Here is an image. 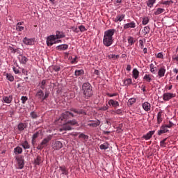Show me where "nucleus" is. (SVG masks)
I'll list each match as a JSON object with an SVG mask.
<instances>
[{"label": "nucleus", "mask_w": 178, "mask_h": 178, "mask_svg": "<svg viewBox=\"0 0 178 178\" xmlns=\"http://www.w3.org/2000/svg\"><path fill=\"white\" fill-rule=\"evenodd\" d=\"M83 113H84V111L72 108H70V111H65L63 113L62 115L56 120V124H59V123H62L63 120H67V119L76 118L77 115H83Z\"/></svg>", "instance_id": "1"}, {"label": "nucleus", "mask_w": 178, "mask_h": 178, "mask_svg": "<svg viewBox=\"0 0 178 178\" xmlns=\"http://www.w3.org/2000/svg\"><path fill=\"white\" fill-rule=\"evenodd\" d=\"M115 29H111L104 31L103 37V44L105 47H111L113 44V35H115Z\"/></svg>", "instance_id": "2"}, {"label": "nucleus", "mask_w": 178, "mask_h": 178, "mask_svg": "<svg viewBox=\"0 0 178 178\" xmlns=\"http://www.w3.org/2000/svg\"><path fill=\"white\" fill-rule=\"evenodd\" d=\"M82 90L83 92L84 97L86 99L92 97L94 92H92V86L90 83H84L82 86Z\"/></svg>", "instance_id": "3"}, {"label": "nucleus", "mask_w": 178, "mask_h": 178, "mask_svg": "<svg viewBox=\"0 0 178 178\" xmlns=\"http://www.w3.org/2000/svg\"><path fill=\"white\" fill-rule=\"evenodd\" d=\"M51 140H52L51 136H47V138H44L41 143L38 145L37 149H43L44 147H47V145H48V143H49Z\"/></svg>", "instance_id": "4"}, {"label": "nucleus", "mask_w": 178, "mask_h": 178, "mask_svg": "<svg viewBox=\"0 0 178 178\" xmlns=\"http://www.w3.org/2000/svg\"><path fill=\"white\" fill-rule=\"evenodd\" d=\"M51 147L55 151H59V149L63 148V143L60 141L56 140L52 143Z\"/></svg>", "instance_id": "5"}, {"label": "nucleus", "mask_w": 178, "mask_h": 178, "mask_svg": "<svg viewBox=\"0 0 178 178\" xmlns=\"http://www.w3.org/2000/svg\"><path fill=\"white\" fill-rule=\"evenodd\" d=\"M56 36L50 35L47 39V44L48 47H52L54 44H56Z\"/></svg>", "instance_id": "6"}, {"label": "nucleus", "mask_w": 178, "mask_h": 178, "mask_svg": "<svg viewBox=\"0 0 178 178\" xmlns=\"http://www.w3.org/2000/svg\"><path fill=\"white\" fill-rule=\"evenodd\" d=\"M175 97H176V93L165 92L163 95V101H170Z\"/></svg>", "instance_id": "7"}, {"label": "nucleus", "mask_w": 178, "mask_h": 178, "mask_svg": "<svg viewBox=\"0 0 178 178\" xmlns=\"http://www.w3.org/2000/svg\"><path fill=\"white\" fill-rule=\"evenodd\" d=\"M101 124V121H99V120H90L88 122V126H89L90 127H98V126H99Z\"/></svg>", "instance_id": "8"}, {"label": "nucleus", "mask_w": 178, "mask_h": 178, "mask_svg": "<svg viewBox=\"0 0 178 178\" xmlns=\"http://www.w3.org/2000/svg\"><path fill=\"white\" fill-rule=\"evenodd\" d=\"M16 160L18 163L19 169H22L23 168H24V159H23V157L17 156Z\"/></svg>", "instance_id": "9"}, {"label": "nucleus", "mask_w": 178, "mask_h": 178, "mask_svg": "<svg viewBox=\"0 0 178 178\" xmlns=\"http://www.w3.org/2000/svg\"><path fill=\"white\" fill-rule=\"evenodd\" d=\"M35 97L38 98V99L41 101V102H44V91L39 90L36 93Z\"/></svg>", "instance_id": "10"}, {"label": "nucleus", "mask_w": 178, "mask_h": 178, "mask_svg": "<svg viewBox=\"0 0 178 178\" xmlns=\"http://www.w3.org/2000/svg\"><path fill=\"white\" fill-rule=\"evenodd\" d=\"M127 29H136V22H134V21H132L130 23L124 24V29L127 30Z\"/></svg>", "instance_id": "11"}, {"label": "nucleus", "mask_w": 178, "mask_h": 178, "mask_svg": "<svg viewBox=\"0 0 178 178\" xmlns=\"http://www.w3.org/2000/svg\"><path fill=\"white\" fill-rule=\"evenodd\" d=\"M165 73H166V68L165 66H162L159 69L158 76L159 77H163L165 76Z\"/></svg>", "instance_id": "12"}, {"label": "nucleus", "mask_w": 178, "mask_h": 178, "mask_svg": "<svg viewBox=\"0 0 178 178\" xmlns=\"http://www.w3.org/2000/svg\"><path fill=\"white\" fill-rule=\"evenodd\" d=\"M126 17V15L124 14H120L118 15L114 19L115 23H118V22H123V19Z\"/></svg>", "instance_id": "13"}, {"label": "nucleus", "mask_w": 178, "mask_h": 178, "mask_svg": "<svg viewBox=\"0 0 178 178\" xmlns=\"http://www.w3.org/2000/svg\"><path fill=\"white\" fill-rule=\"evenodd\" d=\"M18 59H19L20 63H22V65H26V63H27V61L29 60L27 57H26L22 54L19 55Z\"/></svg>", "instance_id": "14"}, {"label": "nucleus", "mask_w": 178, "mask_h": 178, "mask_svg": "<svg viewBox=\"0 0 178 178\" xmlns=\"http://www.w3.org/2000/svg\"><path fill=\"white\" fill-rule=\"evenodd\" d=\"M169 130H168V128L165 125H163L161 127V129L158 131L157 134L158 136H161V134H165V133H168Z\"/></svg>", "instance_id": "15"}, {"label": "nucleus", "mask_w": 178, "mask_h": 178, "mask_svg": "<svg viewBox=\"0 0 178 178\" xmlns=\"http://www.w3.org/2000/svg\"><path fill=\"white\" fill-rule=\"evenodd\" d=\"M108 105H110V106H113V108H118V106H119V102L113 99H110L108 101Z\"/></svg>", "instance_id": "16"}, {"label": "nucleus", "mask_w": 178, "mask_h": 178, "mask_svg": "<svg viewBox=\"0 0 178 178\" xmlns=\"http://www.w3.org/2000/svg\"><path fill=\"white\" fill-rule=\"evenodd\" d=\"M69 48L68 44H60L56 47L58 51H66Z\"/></svg>", "instance_id": "17"}, {"label": "nucleus", "mask_w": 178, "mask_h": 178, "mask_svg": "<svg viewBox=\"0 0 178 178\" xmlns=\"http://www.w3.org/2000/svg\"><path fill=\"white\" fill-rule=\"evenodd\" d=\"M23 42L26 45H33L34 44V40H33V39H29L27 38H24L23 40Z\"/></svg>", "instance_id": "18"}, {"label": "nucleus", "mask_w": 178, "mask_h": 178, "mask_svg": "<svg viewBox=\"0 0 178 178\" xmlns=\"http://www.w3.org/2000/svg\"><path fill=\"white\" fill-rule=\"evenodd\" d=\"M67 131V130H72V127L70 126V124L68 122H66L65 124H63L62 129H60V131Z\"/></svg>", "instance_id": "19"}, {"label": "nucleus", "mask_w": 178, "mask_h": 178, "mask_svg": "<svg viewBox=\"0 0 178 178\" xmlns=\"http://www.w3.org/2000/svg\"><path fill=\"white\" fill-rule=\"evenodd\" d=\"M155 134V131H150L146 135L143 136V138L145 140H149L152 136Z\"/></svg>", "instance_id": "20"}, {"label": "nucleus", "mask_w": 178, "mask_h": 178, "mask_svg": "<svg viewBox=\"0 0 178 178\" xmlns=\"http://www.w3.org/2000/svg\"><path fill=\"white\" fill-rule=\"evenodd\" d=\"M143 108L144 111L148 112V111H151V104L147 102H145V103L143 104Z\"/></svg>", "instance_id": "21"}, {"label": "nucleus", "mask_w": 178, "mask_h": 178, "mask_svg": "<svg viewBox=\"0 0 178 178\" xmlns=\"http://www.w3.org/2000/svg\"><path fill=\"white\" fill-rule=\"evenodd\" d=\"M163 113V112L161 111L157 114V123L159 124H161V123H162V120H163V118H162Z\"/></svg>", "instance_id": "22"}, {"label": "nucleus", "mask_w": 178, "mask_h": 178, "mask_svg": "<svg viewBox=\"0 0 178 178\" xmlns=\"http://www.w3.org/2000/svg\"><path fill=\"white\" fill-rule=\"evenodd\" d=\"M55 37L57 40H59L60 38H64L65 33L62 31H56Z\"/></svg>", "instance_id": "23"}, {"label": "nucleus", "mask_w": 178, "mask_h": 178, "mask_svg": "<svg viewBox=\"0 0 178 178\" xmlns=\"http://www.w3.org/2000/svg\"><path fill=\"white\" fill-rule=\"evenodd\" d=\"M22 152H23V149L19 146H17L14 149V154L15 155H20V154H22Z\"/></svg>", "instance_id": "24"}, {"label": "nucleus", "mask_w": 178, "mask_h": 178, "mask_svg": "<svg viewBox=\"0 0 178 178\" xmlns=\"http://www.w3.org/2000/svg\"><path fill=\"white\" fill-rule=\"evenodd\" d=\"M13 99V98L12 97V96H6V97H3V101L6 103V104H10V102H12V100Z\"/></svg>", "instance_id": "25"}, {"label": "nucleus", "mask_w": 178, "mask_h": 178, "mask_svg": "<svg viewBox=\"0 0 178 178\" xmlns=\"http://www.w3.org/2000/svg\"><path fill=\"white\" fill-rule=\"evenodd\" d=\"M132 76L134 78H135L136 80L138 79V76H140V72H138V70L137 69H134L132 72Z\"/></svg>", "instance_id": "26"}, {"label": "nucleus", "mask_w": 178, "mask_h": 178, "mask_svg": "<svg viewBox=\"0 0 178 178\" xmlns=\"http://www.w3.org/2000/svg\"><path fill=\"white\" fill-rule=\"evenodd\" d=\"M140 19L142 20V24H143V26H147V24H148V23L149 22V18H148V17H143Z\"/></svg>", "instance_id": "27"}, {"label": "nucleus", "mask_w": 178, "mask_h": 178, "mask_svg": "<svg viewBox=\"0 0 178 178\" xmlns=\"http://www.w3.org/2000/svg\"><path fill=\"white\" fill-rule=\"evenodd\" d=\"M22 146L23 147L24 149H30V145L27 140L22 142Z\"/></svg>", "instance_id": "28"}, {"label": "nucleus", "mask_w": 178, "mask_h": 178, "mask_svg": "<svg viewBox=\"0 0 178 178\" xmlns=\"http://www.w3.org/2000/svg\"><path fill=\"white\" fill-rule=\"evenodd\" d=\"M27 127V125L25 123H20L18 124V130L19 131H23Z\"/></svg>", "instance_id": "29"}, {"label": "nucleus", "mask_w": 178, "mask_h": 178, "mask_svg": "<svg viewBox=\"0 0 178 178\" xmlns=\"http://www.w3.org/2000/svg\"><path fill=\"white\" fill-rule=\"evenodd\" d=\"M165 12V9L159 8L154 12L155 16H158V15H161V13H163Z\"/></svg>", "instance_id": "30"}, {"label": "nucleus", "mask_w": 178, "mask_h": 178, "mask_svg": "<svg viewBox=\"0 0 178 178\" xmlns=\"http://www.w3.org/2000/svg\"><path fill=\"white\" fill-rule=\"evenodd\" d=\"M108 59L111 60H116V59H119V55L109 54Z\"/></svg>", "instance_id": "31"}, {"label": "nucleus", "mask_w": 178, "mask_h": 178, "mask_svg": "<svg viewBox=\"0 0 178 178\" xmlns=\"http://www.w3.org/2000/svg\"><path fill=\"white\" fill-rule=\"evenodd\" d=\"M143 80H145V81H147V83H151V81H152V79L151 78V75L145 74L143 76Z\"/></svg>", "instance_id": "32"}, {"label": "nucleus", "mask_w": 178, "mask_h": 178, "mask_svg": "<svg viewBox=\"0 0 178 178\" xmlns=\"http://www.w3.org/2000/svg\"><path fill=\"white\" fill-rule=\"evenodd\" d=\"M34 163L35 165H40V163H42V160L41 159V156H38L34 161Z\"/></svg>", "instance_id": "33"}, {"label": "nucleus", "mask_w": 178, "mask_h": 178, "mask_svg": "<svg viewBox=\"0 0 178 178\" xmlns=\"http://www.w3.org/2000/svg\"><path fill=\"white\" fill-rule=\"evenodd\" d=\"M155 2H156V0H148L147 2V5L149 8H152Z\"/></svg>", "instance_id": "34"}, {"label": "nucleus", "mask_w": 178, "mask_h": 178, "mask_svg": "<svg viewBox=\"0 0 178 178\" xmlns=\"http://www.w3.org/2000/svg\"><path fill=\"white\" fill-rule=\"evenodd\" d=\"M82 74H84V70H75V76H82Z\"/></svg>", "instance_id": "35"}, {"label": "nucleus", "mask_w": 178, "mask_h": 178, "mask_svg": "<svg viewBox=\"0 0 178 178\" xmlns=\"http://www.w3.org/2000/svg\"><path fill=\"white\" fill-rule=\"evenodd\" d=\"M150 72L151 73H153V74L156 73V67H155L152 63L150 64Z\"/></svg>", "instance_id": "36"}, {"label": "nucleus", "mask_w": 178, "mask_h": 178, "mask_svg": "<svg viewBox=\"0 0 178 178\" xmlns=\"http://www.w3.org/2000/svg\"><path fill=\"white\" fill-rule=\"evenodd\" d=\"M131 83H132L131 79H127L124 80V85L126 86L127 87L130 86Z\"/></svg>", "instance_id": "37"}, {"label": "nucleus", "mask_w": 178, "mask_h": 178, "mask_svg": "<svg viewBox=\"0 0 178 178\" xmlns=\"http://www.w3.org/2000/svg\"><path fill=\"white\" fill-rule=\"evenodd\" d=\"M100 149H108L109 148V144L107 143L102 144L99 146Z\"/></svg>", "instance_id": "38"}, {"label": "nucleus", "mask_w": 178, "mask_h": 178, "mask_svg": "<svg viewBox=\"0 0 178 178\" xmlns=\"http://www.w3.org/2000/svg\"><path fill=\"white\" fill-rule=\"evenodd\" d=\"M79 138H82L83 140H84L85 141H87V140H88V136L84 134H81L79 136Z\"/></svg>", "instance_id": "39"}, {"label": "nucleus", "mask_w": 178, "mask_h": 178, "mask_svg": "<svg viewBox=\"0 0 178 178\" xmlns=\"http://www.w3.org/2000/svg\"><path fill=\"white\" fill-rule=\"evenodd\" d=\"M143 33L145 35H147V34L149 33V26H145Z\"/></svg>", "instance_id": "40"}, {"label": "nucleus", "mask_w": 178, "mask_h": 178, "mask_svg": "<svg viewBox=\"0 0 178 178\" xmlns=\"http://www.w3.org/2000/svg\"><path fill=\"white\" fill-rule=\"evenodd\" d=\"M50 69H51L54 72H59L60 70V67H59L58 65H53L50 67Z\"/></svg>", "instance_id": "41"}, {"label": "nucleus", "mask_w": 178, "mask_h": 178, "mask_svg": "<svg viewBox=\"0 0 178 178\" xmlns=\"http://www.w3.org/2000/svg\"><path fill=\"white\" fill-rule=\"evenodd\" d=\"M68 123L70 124V126H76L79 124V122H77V121L76 120H70L68 121Z\"/></svg>", "instance_id": "42"}, {"label": "nucleus", "mask_w": 178, "mask_h": 178, "mask_svg": "<svg viewBox=\"0 0 178 178\" xmlns=\"http://www.w3.org/2000/svg\"><path fill=\"white\" fill-rule=\"evenodd\" d=\"M128 44H129V45H133V44H134V37H131V36L128 37Z\"/></svg>", "instance_id": "43"}, {"label": "nucleus", "mask_w": 178, "mask_h": 178, "mask_svg": "<svg viewBox=\"0 0 178 178\" xmlns=\"http://www.w3.org/2000/svg\"><path fill=\"white\" fill-rule=\"evenodd\" d=\"M30 116L32 119H37V118H38V115H37V113H35V111L31 112Z\"/></svg>", "instance_id": "44"}, {"label": "nucleus", "mask_w": 178, "mask_h": 178, "mask_svg": "<svg viewBox=\"0 0 178 178\" xmlns=\"http://www.w3.org/2000/svg\"><path fill=\"white\" fill-rule=\"evenodd\" d=\"M6 79H8L9 81H13L15 80V77L10 74H6Z\"/></svg>", "instance_id": "45"}, {"label": "nucleus", "mask_w": 178, "mask_h": 178, "mask_svg": "<svg viewBox=\"0 0 178 178\" xmlns=\"http://www.w3.org/2000/svg\"><path fill=\"white\" fill-rule=\"evenodd\" d=\"M47 84V81L42 80L41 83L40 84V88L42 90H45V85Z\"/></svg>", "instance_id": "46"}, {"label": "nucleus", "mask_w": 178, "mask_h": 178, "mask_svg": "<svg viewBox=\"0 0 178 178\" xmlns=\"http://www.w3.org/2000/svg\"><path fill=\"white\" fill-rule=\"evenodd\" d=\"M40 134L39 132H36L33 135L32 137V143L33 144L34 143V142L35 141V138H37L38 137V135Z\"/></svg>", "instance_id": "47"}, {"label": "nucleus", "mask_w": 178, "mask_h": 178, "mask_svg": "<svg viewBox=\"0 0 178 178\" xmlns=\"http://www.w3.org/2000/svg\"><path fill=\"white\" fill-rule=\"evenodd\" d=\"M21 101H22V104H26V101H29V97H27L26 96H22L21 97Z\"/></svg>", "instance_id": "48"}, {"label": "nucleus", "mask_w": 178, "mask_h": 178, "mask_svg": "<svg viewBox=\"0 0 178 178\" xmlns=\"http://www.w3.org/2000/svg\"><path fill=\"white\" fill-rule=\"evenodd\" d=\"M168 138H164L163 140L160 142V147H166V140Z\"/></svg>", "instance_id": "49"}, {"label": "nucleus", "mask_w": 178, "mask_h": 178, "mask_svg": "<svg viewBox=\"0 0 178 178\" xmlns=\"http://www.w3.org/2000/svg\"><path fill=\"white\" fill-rule=\"evenodd\" d=\"M167 129H170L171 127H173L174 124L173 122H172V121H169V124H165L164 125Z\"/></svg>", "instance_id": "50"}, {"label": "nucleus", "mask_w": 178, "mask_h": 178, "mask_svg": "<svg viewBox=\"0 0 178 178\" xmlns=\"http://www.w3.org/2000/svg\"><path fill=\"white\" fill-rule=\"evenodd\" d=\"M79 29L80 30V31L81 33H84V31H86L87 29H86V26H84L83 25H81L79 26Z\"/></svg>", "instance_id": "51"}, {"label": "nucleus", "mask_w": 178, "mask_h": 178, "mask_svg": "<svg viewBox=\"0 0 178 178\" xmlns=\"http://www.w3.org/2000/svg\"><path fill=\"white\" fill-rule=\"evenodd\" d=\"M15 29H16L17 31H23V30H24V26H17V25L15 26Z\"/></svg>", "instance_id": "52"}, {"label": "nucleus", "mask_w": 178, "mask_h": 178, "mask_svg": "<svg viewBox=\"0 0 178 178\" xmlns=\"http://www.w3.org/2000/svg\"><path fill=\"white\" fill-rule=\"evenodd\" d=\"M114 113H116V115H122V113H123V110L122 109L115 110Z\"/></svg>", "instance_id": "53"}, {"label": "nucleus", "mask_w": 178, "mask_h": 178, "mask_svg": "<svg viewBox=\"0 0 178 178\" xmlns=\"http://www.w3.org/2000/svg\"><path fill=\"white\" fill-rule=\"evenodd\" d=\"M108 105L104 106L102 107L99 108V111H108Z\"/></svg>", "instance_id": "54"}, {"label": "nucleus", "mask_w": 178, "mask_h": 178, "mask_svg": "<svg viewBox=\"0 0 178 178\" xmlns=\"http://www.w3.org/2000/svg\"><path fill=\"white\" fill-rule=\"evenodd\" d=\"M49 97V92H45L44 95H43V101H45L47 98Z\"/></svg>", "instance_id": "55"}, {"label": "nucleus", "mask_w": 178, "mask_h": 178, "mask_svg": "<svg viewBox=\"0 0 178 178\" xmlns=\"http://www.w3.org/2000/svg\"><path fill=\"white\" fill-rule=\"evenodd\" d=\"M139 45H140L141 49H144V41H143V40H139Z\"/></svg>", "instance_id": "56"}, {"label": "nucleus", "mask_w": 178, "mask_h": 178, "mask_svg": "<svg viewBox=\"0 0 178 178\" xmlns=\"http://www.w3.org/2000/svg\"><path fill=\"white\" fill-rule=\"evenodd\" d=\"M162 5H170V3H173L172 1H166L161 3Z\"/></svg>", "instance_id": "57"}, {"label": "nucleus", "mask_w": 178, "mask_h": 178, "mask_svg": "<svg viewBox=\"0 0 178 178\" xmlns=\"http://www.w3.org/2000/svg\"><path fill=\"white\" fill-rule=\"evenodd\" d=\"M69 59H72L71 63H74L77 60V56H75L74 58L73 57H70Z\"/></svg>", "instance_id": "58"}, {"label": "nucleus", "mask_w": 178, "mask_h": 178, "mask_svg": "<svg viewBox=\"0 0 178 178\" xmlns=\"http://www.w3.org/2000/svg\"><path fill=\"white\" fill-rule=\"evenodd\" d=\"M13 70L15 73V74H19V73H20V71H19V70L16 67H13Z\"/></svg>", "instance_id": "59"}, {"label": "nucleus", "mask_w": 178, "mask_h": 178, "mask_svg": "<svg viewBox=\"0 0 178 178\" xmlns=\"http://www.w3.org/2000/svg\"><path fill=\"white\" fill-rule=\"evenodd\" d=\"M156 58H159V59H163V54H162V53H159Z\"/></svg>", "instance_id": "60"}, {"label": "nucleus", "mask_w": 178, "mask_h": 178, "mask_svg": "<svg viewBox=\"0 0 178 178\" xmlns=\"http://www.w3.org/2000/svg\"><path fill=\"white\" fill-rule=\"evenodd\" d=\"M71 29L74 33H79V29H77V27L72 26Z\"/></svg>", "instance_id": "61"}, {"label": "nucleus", "mask_w": 178, "mask_h": 178, "mask_svg": "<svg viewBox=\"0 0 178 178\" xmlns=\"http://www.w3.org/2000/svg\"><path fill=\"white\" fill-rule=\"evenodd\" d=\"M129 104H134L135 102H136V99H134V98H131V99H129Z\"/></svg>", "instance_id": "62"}, {"label": "nucleus", "mask_w": 178, "mask_h": 178, "mask_svg": "<svg viewBox=\"0 0 178 178\" xmlns=\"http://www.w3.org/2000/svg\"><path fill=\"white\" fill-rule=\"evenodd\" d=\"M107 95H108V97H117L118 93H113V94L107 93Z\"/></svg>", "instance_id": "63"}, {"label": "nucleus", "mask_w": 178, "mask_h": 178, "mask_svg": "<svg viewBox=\"0 0 178 178\" xmlns=\"http://www.w3.org/2000/svg\"><path fill=\"white\" fill-rule=\"evenodd\" d=\"M94 74L96 76H99V71L98 70H95L94 72Z\"/></svg>", "instance_id": "64"}]
</instances>
